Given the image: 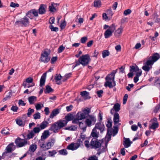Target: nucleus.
<instances>
[{
  "instance_id": "nucleus-49",
  "label": "nucleus",
  "mask_w": 160,
  "mask_h": 160,
  "mask_svg": "<svg viewBox=\"0 0 160 160\" xmlns=\"http://www.w3.org/2000/svg\"><path fill=\"white\" fill-rule=\"evenodd\" d=\"M34 110L33 109H31L29 108L28 110V113L27 115L28 117H30L32 113L34 112Z\"/></svg>"
},
{
  "instance_id": "nucleus-60",
  "label": "nucleus",
  "mask_w": 160,
  "mask_h": 160,
  "mask_svg": "<svg viewBox=\"0 0 160 160\" xmlns=\"http://www.w3.org/2000/svg\"><path fill=\"white\" fill-rule=\"evenodd\" d=\"M10 6L13 8L18 7L19 6V5L18 3H15L13 2H12L10 3Z\"/></svg>"
},
{
  "instance_id": "nucleus-43",
  "label": "nucleus",
  "mask_w": 160,
  "mask_h": 160,
  "mask_svg": "<svg viewBox=\"0 0 160 160\" xmlns=\"http://www.w3.org/2000/svg\"><path fill=\"white\" fill-rule=\"evenodd\" d=\"M49 28L52 31V32H58L59 29L58 27H54L52 25H50L49 26Z\"/></svg>"
},
{
  "instance_id": "nucleus-3",
  "label": "nucleus",
  "mask_w": 160,
  "mask_h": 160,
  "mask_svg": "<svg viewBox=\"0 0 160 160\" xmlns=\"http://www.w3.org/2000/svg\"><path fill=\"white\" fill-rule=\"evenodd\" d=\"M100 140L92 138L90 143L91 148L92 149H97L101 147L102 143L100 142Z\"/></svg>"
},
{
  "instance_id": "nucleus-31",
  "label": "nucleus",
  "mask_w": 160,
  "mask_h": 160,
  "mask_svg": "<svg viewBox=\"0 0 160 160\" xmlns=\"http://www.w3.org/2000/svg\"><path fill=\"white\" fill-rule=\"evenodd\" d=\"M49 124L48 122L47 121H44L42 122L40 124V127L41 129H43L48 126V125Z\"/></svg>"
},
{
  "instance_id": "nucleus-57",
  "label": "nucleus",
  "mask_w": 160,
  "mask_h": 160,
  "mask_svg": "<svg viewBox=\"0 0 160 160\" xmlns=\"http://www.w3.org/2000/svg\"><path fill=\"white\" fill-rule=\"evenodd\" d=\"M131 12L132 11L130 9H128L127 10H125L124 11L123 14L125 15H127L130 14Z\"/></svg>"
},
{
  "instance_id": "nucleus-63",
  "label": "nucleus",
  "mask_w": 160,
  "mask_h": 160,
  "mask_svg": "<svg viewBox=\"0 0 160 160\" xmlns=\"http://www.w3.org/2000/svg\"><path fill=\"white\" fill-rule=\"evenodd\" d=\"M18 108L17 106H12L11 108V110L14 112H16L18 109Z\"/></svg>"
},
{
  "instance_id": "nucleus-62",
  "label": "nucleus",
  "mask_w": 160,
  "mask_h": 160,
  "mask_svg": "<svg viewBox=\"0 0 160 160\" xmlns=\"http://www.w3.org/2000/svg\"><path fill=\"white\" fill-rule=\"evenodd\" d=\"M116 73V71L115 70H113L112 72L110 74H108V76H109L110 77H112V78H113V79L115 78V74Z\"/></svg>"
},
{
  "instance_id": "nucleus-59",
  "label": "nucleus",
  "mask_w": 160,
  "mask_h": 160,
  "mask_svg": "<svg viewBox=\"0 0 160 160\" xmlns=\"http://www.w3.org/2000/svg\"><path fill=\"white\" fill-rule=\"evenodd\" d=\"M128 95L127 94H126L124 95V96L123 98V103L125 104L127 101Z\"/></svg>"
},
{
  "instance_id": "nucleus-52",
  "label": "nucleus",
  "mask_w": 160,
  "mask_h": 160,
  "mask_svg": "<svg viewBox=\"0 0 160 160\" xmlns=\"http://www.w3.org/2000/svg\"><path fill=\"white\" fill-rule=\"evenodd\" d=\"M103 91L102 90H98L97 91L96 93L98 96L99 98H101L102 97V94L103 93Z\"/></svg>"
},
{
  "instance_id": "nucleus-47",
  "label": "nucleus",
  "mask_w": 160,
  "mask_h": 160,
  "mask_svg": "<svg viewBox=\"0 0 160 160\" xmlns=\"http://www.w3.org/2000/svg\"><path fill=\"white\" fill-rule=\"evenodd\" d=\"M32 15L33 14L35 17H37L38 16V12L35 9L30 10Z\"/></svg>"
},
{
  "instance_id": "nucleus-16",
  "label": "nucleus",
  "mask_w": 160,
  "mask_h": 160,
  "mask_svg": "<svg viewBox=\"0 0 160 160\" xmlns=\"http://www.w3.org/2000/svg\"><path fill=\"white\" fill-rule=\"evenodd\" d=\"M120 116L119 114L117 112H115L113 116V121L115 125L117 124L119 121Z\"/></svg>"
},
{
  "instance_id": "nucleus-11",
  "label": "nucleus",
  "mask_w": 160,
  "mask_h": 160,
  "mask_svg": "<svg viewBox=\"0 0 160 160\" xmlns=\"http://www.w3.org/2000/svg\"><path fill=\"white\" fill-rule=\"evenodd\" d=\"M112 77H110L109 76H107L105 78L106 81V82L104 84L105 86H108L110 88H112L113 86H112V83L111 81Z\"/></svg>"
},
{
  "instance_id": "nucleus-61",
  "label": "nucleus",
  "mask_w": 160,
  "mask_h": 160,
  "mask_svg": "<svg viewBox=\"0 0 160 160\" xmlns=\"http://www.w3.org/2000/svg\"><path fill=\"white\" fill-rule=\"evenodd\" d=\"M160 108V104L157 105L155 107L154 110L155 113H157Z\"/></svg>"
},
{
  "instance_id": "nucleus-48",
  "label": "nucleus",
  "mask_w": 160,
  "mask_h": 160,
  "mask_svg": "<svg viewBox=\"0 0 160 160\" xmlns=\"http://www.w3.org/2000/svg\"><path fill=\"white\" fill-rule=\"evenodd\" d=\"M34 118L36 120L38 119H40L41 118V116L40 115V113L39 112H37L35 114L33 115Z\"/></svg>"
},
{
  "instance_id": "nucleus-17",
  "label": "nucleus",
  "mask_w": 160,
  "mask_h": 160,
  "mask_svg": "<svg viewBox=\"0 0 160 160\" xmlns=\"http://www.w3.org/2000/svg\"><path fill=\"white\" fill-rule=\"evenodd\" d=\"M50 135L49 132L48 130H46L44 131V132L42 133V135L41 136L40 140L41 141H44L45 139L47 138Z\"/></svg>"
},
{
  "instance_id": "nucleus-51",
  "label": "nucleus",
  "mask_w": 160,
  "mask_h": 160,
  "mask_svg": "<svg viewBox=\"0 0 160 160\" xmlns=\"http://www.w3.org/2000/svg\"><path fill=\"white\" fill-rule=\"evenodd\" d=\"M25 16H26V17L27 16L31 19H32L33 18V16L30 10H29L26 13V15Z\"/></svg>"
},
{
  "instance_id": "nucleus-14",
  "label": "nucleus",
  "mask_w": 160,
  "mask_h": 160,
  "mask_svg": "<svg viewBox=\"0 0 160 160\" xmlns=\"http://www.w3.org/2000/svg\"><path fill=\"white\" fill-rule=\"evenodd\" d=\"M124 139H125V141H123V144L124 145L125 148H128L130 146L131 144L132 143V142L130 141L129 138H126L124 137Z\"/></svg>"
},
{
  "instance_id": "nucleus-5",
  "label": "nucleus",
  "mask_w": 160,
  "mask_h": 160,
  "mask_svg": "<svg viewBox=\"0 0 160 160\" xmlns=\"http://www.w3.org/2000/svg\"><path fill=\"white\" fill-rule=\"evenodd\" d=\"M129 67L130 72L128 74L127 76L129 78H132L134 75L133 72H135L136 73L137 72H139V67L136 64H135V66H130Z\"/></svg>"
},
{
  "instance_id": "nucleus-6",
  "label": "nucleus",
  "mask_w": 160,
  "mask_h": 160,
  "mask_svg": "<svg viewBox=\"0 0 160 160\" xmlns=\"http://www.w3.org/2000/svg\"><path fill=\"white\" fill-rule=\"evenodd\" d=\"M89 118H87L85 120V124L88 127H90L92 124L94 125L97 119L95 117L92 115H88Z\"/></svg>"
},
{
  "instance_id": "nucleus-4",
  "label": "nucleus",
  "mask_w": 160,
  "mask_h": 160,
  "mask_svg": "<svg viewBox=\"0 0 160 160\" xmlns=\"http://www.w3.org/2000/svg\"><path fill=\"white\" fill-rule=\"evenodd\" d=\"M50 53L44 51L42 53L40 58V61L45 63L48 62L50 60V58L49 56Z\"/></svg>"
},
{
  "instance_id": "nucleus-7",
  "label": "nucleus",
  "mask_w": 160,
  "mask_h": 160,
  "mask_svg": "<svg viewBox=\"0 0 160 160\" xmlns=\"http://www.w3.org/2000/svg\"><path fill=\"white\" fill-rule=\"evenodd\" d=\"M29 23V21L28 18H27L26 16H25L23 18H22L20 20L16 21L14 23L16 26L19 24H22L24 27H26Z\"/></svg>"
},
{
  "instance_id": "nucleus-64",
  "label": "nucleus",
  "mask_w": 160,
  "mask_h": 160,
  "mask_svg": "<svg viewBox=\"0 0 160 160\" xmlns=\"http://www.w3.org/2000/svg\"><path fill=\"white\" fill-rule=\"evenodd\" d=\"M57 59L58 58L57 56L52 57L51 60V63L52 64L54 63L57 60Z\"/></svg>"
},
{
  "instance_id": "nucleus-46",
  "label": "nucleus",
  "mask_w": 160,
  "mask_h": 160,
  "mask_svg": "<svg viewBox=\"0 0 160 160\" xmlns=\"http://www.w3.org/2000/svg\"><path fill=\"white\" fill-rule=\"evenodd\" d=\"M80 120L79 118L78 117H76V118L72 120V123L73 124H78L80 122L79 121Z\"/></svg>"
},
{
  "instance_id": "nucleus-34",
  "label": "nucleus",
  "mask_w": 160,
  "mask_h": 160,
  "mask_svg": "<svg viewBox=\"0 0 160 160\" xmlns=\"http://www.w3.org/2000/svg\"><path fill=\"white\" fill-rule=\"evenodd\" d=\"M107 120L108 121H107V123L106 124V126L107 128L109 129V128H111L112 127V122L111 118H108Z\"/></svg>"
},
{
  "instance_id": "nucleus-18",
  "label": "nucleus",
  "mask_w": 160,
  "mask_h": 160,
  "mask_svg": "<svg viewBox=\"0 0 160 160\" xmlns=\"http://www.w3.org/2000/svg\"><path fill=\"white\" fill-rule=\"evenodd\" d=\"M33 79L32 78L29 77L26 79L25 81H23L22 85L24 88H26L27 83H33Z\"/></svg>"
},
{
  "instance_id": "nucleus-44",
  "label": "nucleus",
  "mask_w": 160,
  "mask_h": 160,
  "mask_svg": "<svg viewBox=\"0 0 160 160\" xmlns=\"http://www.w3.org/2000/svg\"><path fill=\"white\" fill-rule=\"evenodd\" d=\"M62 78V77L60 74H56L55 76V79L56 82L61 80Z\"/></svg>"
},
{
  "instance_id": "nucleus-24",
  "label": "nucleus",
  "mask_w": 160,
  "mask_h": 160,
  "mask_svg": "<svg viewBox=\"0 0 160 160\" xmlns=\"http://www.w3.org/2000/svg\"><path fill=\"white\" fill-rule=\"evenodd\" d=\"M113 32L109 29H107L104 32V37L105 38H107L112 35Z\"/></svg>"
},
{
  "instance_id": "nucleus-45",
  "label": "nucleus",
  "mask_w": 160,
  "mask_h": 160,
  "mask_svg": "<svg viewBox=\"0 0 160 160\" xmlns=\"http://www.w3.org/2000/svg\"><path fill=\"white\" fill-rule=\"evenodd\" d=\"M101 5L100 0L95 1L94 2V6L95 7H98Z\"/></svg>"
},
{
  "instance_id": "nucleus-25",
  "label": "nucleus",
  "mask_w": 160,
  "mask_h": 160,
  "mask_svg": "<svg viewBox=\"0 0 160 160\" xmlns=\"http://www.w3.org/2000/svg\"><path fill=\"white\" fill-rule=\"evenodd\" d=\"M44 6V5L43 4H41L40 5L38 9L39 13V14L42 15L45 13L46 10L45 9Z\"/></svg>"
},
{
  "instance_id": "nucleus-19",
  "label": "nucleus",
  "mask_w": 160,
  "mask_h": 160,
  "mask_svg": "<svg viewBox=\"0 0 160 160\" xmlns=\"http://www.w3.org/2000/svg\"><path fill=\"white\" fill-rule=\"evenodd\" d=\"M55 142V139L53 138L51 139V140H49V142L47 143L46 144L47 149L48 150L50 149L52 146Z\"/></svg>"
},
{
  "instance_id": "nucleus-2",
  "label": "nucleus",
  "mask_w": 160,
  "mask_h": 160,
  "mask_svg": "<svg viewBox=\"0 0 160 160\" xmlns=\"http://www.w3.org/2000/svg\"><path fill=\"white\" fill-rule=\"evenodd\" d=\"M79 58L83 67L87 66L91 60L90 55L88 54L83 55Z\"/></svg>"
},
{
  "instance_id": "nucleus-41",
  "label": "nucleus",
  "mask_w": 160,
  "mask_h": 160,
  "mask_svg": "<svg viewBox=\"0 0 160 160\" xmlns=\"http://www.w3.org/2000/svg\"><path fill=\"white\" fill-rule=\"evenodd\" d=\"M37 145L36 144H32L30 146L29 151L31 150L32 152H34L37 149Z\"/></svg>"
},
{
  "instance_id": "nucleus-56",
  "label": "nucleus",
  "mask_w": 160,
  "mask_h": 160,
  "mask_svg": "<svg viewBox=\"0 0 160 160\" xmlns=\"http://www.w3.org/2000/svg\"><path fill=\"white\" fill-rule=\"evenodd\" d=\"M43 107V104H42V106L39 104L38 103L36 106L35 107L36 109L37 110H40L42 107Z\"/></svg>"
},
{
  "instance_id": "nucleus-32",
  "label": "nucleus",
  "mask_w": 160,
  "mask_h": 160,
  "mask_svg": "<svg viewBox=\"0 0 160 160\" xmlns=\"http://www.w3.org/2000/svg\"><path fill=\"white\" fill-rule=\"evenodd\" d=\"M158 126L159 124L158 122H152V125L149 127V128L150 129H152L154 130L156 128H158Z\"/></svg>"
},
{
  "instance_id": "nucleus-40",
  "label": "nucleus",
  "mask_w": 160,
  "mask_h": 160,
  "mask_svg": "<svg viewBox=\"0 0 160 160\" xmlns=\"http://www.w3.org/2000/svg\"><path fill=\"white\" fill-rule=\"evenodd\" d=\"M12 96V92H9L8 94L7 95H6V97L5 98H3L2 100L3 102H5L6 101L9 99L10 98H11V96Z\"/></svg>"
},
{
  "instance_id": "nucleus-33",
  "label": "nucleus",
  "mask_w": 160,
  "mask_h": 160,
  "mask_svg": "<svg viewBox=\"0 0 160 160\" xmlns=\"http://www.w3.org/2000/svg\"><path fill=\"white\" fill-rule=\"evenodd\" d=\"M113 108L115 110L116 112H118L120 109V105L118 103L115 104Z\"/></svg>"
},
{
  "instance_id": "nucleus-10",
  "label": "nucleus",
  "mask_w": 160,
  "mask_h": 160,
  "mask_svg": "<svg viewBox=\"0 0 160 160\" xmlns=\"http://www.w3.org/2000/svg\"><path fill=\"white\" fill-rule=\"evenodd\" d=\"M93 129L95 130H96L97 129H98L100 130V132L102 133L105 130V127L103 123L102 124L101 122H98L96 123Z\"/></svg>"
},
{
  "instance_id": "nucleus-29",
  "label": "nucleus",
  "mask_w": 160,
  "mask_h": 160,
  "mask_svg": "<svg viewBox=\"0 0 160 160\" xmlns=\"http://www.w3.org/2000/svg\"><path fill=\"white\" fill-rule=\"evenodd\" d=\"M82 122L83 121L80 122L78 125L80 128L83 130V132H85L86 131L87 126V125L84 124V122Z\"/></svg>"
},
{
  "instance_id": "nucleus-23",
  "label": "nucleus",
  "mask_w": 160,
  "mask_h": 160,
  "mask_svg": "<svg viewBox=\"0 0 160 160\" xmlns=\"http://www.w3.org/2000/svg\"><path fill=\"white\" fill-rule=\"evenodd\" d=\"M37 100V97L34 96H31L28 98V102L31 105L34 104V102L36 101Z\"/></svg>"
},
{
  "instance_id": "nucleus-1",
  "label": "nucleus",
  "mask_w": 160,
  "mask_h": 160,
  "mask_svg": "<svg viewBox=\"0 0 160 160\" xmlns=\"http://www.w3.org/2000/svg\"><path fill=\"white\" fill-rule=\"evenodd\" d=\"M74 118L73 114L69 113L65 116L64 120L60 119L52 124L49 130L54 133L58 132L59 130L66 126L68 122L72 120Z\"/></svg>"
},
{
  "instance_id": "nucleus-28",
  "label": "nucleus",
  "mask_w": 160,
  "mask_h": 160,
  "mask_svg": "<svg viewBox=\"0 0 160 160\" xmlns=\"http://www.w3.org/2000/svg\"><path fill=\"white\" fill-rule=\"evenodd\" d=\"M45 87L46 88L45 89L44 91L45 93H49L51 92H53L54 91V90L48 85H46Z\"/></svg>"
},
{
  "instance_id": "nucleus-21",
  "label": "nucleus",
  "mask_w": 160,
  "mask_h": 160,
  "mask_svg": "<svg viewBox=\"0 0 160 160\" xmlns=\"http://www.w3.org/2000/svg\"><path fill=\"white\" fill-rule=\"evenodd\" d=\"M76 117H78L80 120L84 119L86 118H87L88 116H86L83 113L81 112H78L76 115Z\"/></svg>"
},
{
  "instance_id": "nucleus-9",
  "label": "nucleus",
  "mask_w": 160,
  "mask_h": 160,
  "mask_svg": "<svg viewBox=\"0 0 160 160\" xmlns=\"http://www.w3.org/2000/svg\"><path fill=\"white\" fill-rule=\"evenodd\" d=\"M160 58V55L157 53H153L152 56L150 57H148L147 58V60L150 62L152 64L157 61Z\"/></svg>"
},
{
  "instance_id": "nucleus-39",
  "label": "nucleus",
  "mask_w": 160,
  "mask_h": 160,
  "mask_svg": "<svg viewBox=\"0 0 160 160\" xmlns=\"http://www.w3.org/2000/svg\"><path fill=\"white\" fill-rule=\"evenodd\" d=\"M58 152L60 154L63 155H67L68 153L67 150L64 149L60 150L58 151Z\"/></svg>"
},
{
  "instance_id": "nucleus-13",
  "label": "nucleus",
  "mask_w": 160,
  "mask_h": 160,
  "mask_svg": "<svg viewBox=\"0 0 160 160\" xmlns=\"http://www.w3.org/2000/svg\"><path fill=\"white\" fill-rule=\"evenodd\" d=\"M144 65L142 67V68L145 71L147 72H148L150 70L149 66L152 65H153L148 60L145 63H144Z\"/></svg>"
},
{
  "instance_id": "nucleus-37",
  "label": "nucleus",
  "mask_w": 160,
  "mask_h": 160,
  "mask_svg": "<svg viewBox=\"0 0 160 160\" xmlns=\"http://www.w3.org/2000/svg\"><path fill=\"white\" fill-rule=\"evenodd\" d=\"M49 9L50 12H52L57 11L58 9V7H57V8H55L52 3L51 5L49 6Z\"/></svg>"
},
{
  "instance_id": "nucleus-53",
  "label": "nucleus",
  "mask_w": 160,
  "mask_h": 160,
  "mask_svg": "<svg viewBox=\"0 0 160 160\" xmlns=\"http://www.w3.org/2000/svg\"><path fill=\"white\" fill-rule=\"evenodd\" d=\"M113 32L116 29V27L115 24H112L109 27V28Z\"/></svg>"
},
{
  "instance_id": "nucleus-26",
  "label": "nucleus",
  "mask_w": 160,
  "mask_h": 160,
  "mask_svg": "<svg viewBox=\"0 0 160 160\" xmlns=\"http://www.w3.org/2000/svg\"><path fill=\"white\" fill-rule=\"evenodd\" d=\"M13 145L14 144L13 142H12L9 144L6 148V150L7 151V152H8L10 153L13 151L14 149H12V147Z\"/></svg>"
},
{
  "instance_id": "nucleus-38",
  "label": "nucleus",
  "mask_w": 160,
  "mask_h": 160,
  "mask_svg": "<svg viewBox=\"0 0 160 160\" xmlns=\"http://www.w3.org/2000/svg\"><path fill=\"white\" fill-rule=\"evenodd\" d=\"M91 110L89 108H85L84 109V110L82 112L86 116L87 115H88H88H89V114L90 113Z\"/></svg>"
},
{
  "instance_id": "nucleus-36",
  "label": "nucleus",
  "mask_w": 160,
  "mask_h": 160,
  "mask_svg": "<svg viewBox=\"0 0 160 160\" xmlns=\"http://www.w3.org/2000/svg\"><path fill=\"white\" fill-rule=\"evenodd\" d=\"M110 52L108 50H104L102 51V56L103 58L108 56L110 54Z\"/></svg>"
},
{
  "instance_id": "nucleus-50",
  "label": "nucleus",
  "mask_w": 160,
  "mask_h": 160,
  "mask_svg": "<svg viewBox=\"0 0 160 160\" xmlns=\"http://www.w3.org/2000/svg\"><path fill=\"white\" fill-rule=\"evenodd\" d=\"M41 129L39 127H35L34 128H33V130H32L33 132L34 133V134L35 133H39L40 130Z\"/></svg>"
},
{
  "instance_id": "nucleus-22",
  "label": "nucleus",
  "mask_w": 160,
  "mask_h": 160,
  "mask_svg": "<svg viewBox=\"0 0 160 160\" xmlns=\"http://www.w3.org/2000/svg\"><path fill=\"white\" fill-rule=\"evenodd\" d=\"M98 152L97 154L99 155L101 153L105 152L106 151L107 149V143L105 144V147L103 146H102V148H98Z\"/></svg>"
},
{
  "instance_id": "nucleus-27",
  "label": "nucleus",
  "mask_w": 160,
  "mask_h": 160,
  "mask_svg": "<svg viewBox=\"0 0 160 160\" xmlns=\"http://www.w3.org/2000/svg\"><path fill=\"white\" fill-rule=\"evenodd\" d=\"M80 95L84 97L86 99H89L91 97L89 96V93L86 91H83L81 92Z\"/></svg>"
},
{
  "instance_id": "nucleus-30",
  "label": "nucleus",
  "mask_w": 160,
  "mask_h": 160,
  "mask_svg": "<svg viewBox=\"0 0 160 160\" xmlns=\"http://www.w3.org/2000/svg\"><path fill=\"white\" fill-rule=\"evenodd\" d=\"M16 121V123L19 126L23 127L25 125V122L22 121L21 119L17 118Z\"/></svg>"
},
{
  "instance_id": "nucleus-54",
  "label": "nucleus",
  "mask_w": 160,
  "mask_h": 160,
  "mask_svg": "<svg viewBox=\"0 0 160 160\" xmlns=\"http://www.w3.org/2000/svg\"><path fill=\"white\" fill-rule=\"evenodd\" d=\"M65 49V47L62 45H61L58 49V53L62 52Z\"/></svg>"
},
{
  "instance_id": "nucleus-20",
  "label": "nucleus",
  "mask_w": 160,
  "mask_h": 160,
  "mask_svg": "<svg viewBox=\"0 0 160 160\" xmlns=\"http://www.w3.org/2000/svg\"><path fill=\"white\" fill-rule=\"evenodd\" d=\"M99 132H97L96 130L93 129L91 133L90 136L93 138H92L98 139V138L99 137Z\"/></svg>"
},
{
  "instance_id": "nucleus-8",
  "label": "nucleus",
  "mask_w": 160,
  "mask_h": 160,
  "mask_svg": "<svg viewBox=\"0 0 160 160\" xmlns=\"http://www.w3.org/2000/svg\"><path fill=\"white\" fill-rule=\"evenodd\" d=\"M15 143L18 147H22L26 145L27 143V140L26 139H22L18 137L15 141Z\"/></svg>"
},
{
  "instance_id": "nucleus-15",
  "label": "nucleus",
  "mask_w": 160,
  "mask_h": 160,
  "mask_svg": "<svg viewBox=\"0 0 160 160\" xmlns=\"http://www.w3.org/2000/svg\"><path fill=\"white\" fill-rule=\"evenodd\" d=\"M47 72L44 73L41 77L40 81V86H42L45 85Z\"/></svg>"
},
{
  "instance_id": "nucleus-35",
  "label": "nucleus",
  "mask_w": 160,
  "mask_h": 160,
  "mask_svg": "<svg viewBox=\"0 0 160 160\" xmlns=\"http://www.w3.org/2000/svg\"><path fill=\"white\" fill-rule=\"evenodd\" d=\"M35 134L34 133L31 131L28 135H27V138L26 139L27 140H29L31 138H33Z\"/></svg>"
},
{
  "instance_id": "nucleus-42",
  "label": "nucleus",
  "mask_w": 160,
  "mask_h": 160,
  "mask_svg": "<svg viewBox=\"0 0 160 160\" xmlns=\"http://www.w3.org/2000/svg\"><path fill=\"white\" fill-rule=\"evenodd\" d=\"M140 76V72H137L136 73V76L134 78V82L137 83L139 80V77Z\"/></svg>"
},
{
  "instance_id": "nucleus-55",
  "label": "nucleus",
  "mask_w": 160,
  "mask_h": 160,
  "mask_svg": "<svg viewBox=\"0 0 160 160\" xmlns=\"http://www.w3.org/2000/svg\"><path fill=\"white\" fill-rule=\"evenodd\" d=\"M114 129L113 131V136H115L118 132V127L117 126L113 127Z\"/></svg>"
},
{
  "instance_id": "nucleus-12",
  "label": "nucleus",
  "mask_w": 160,
  "mask_h": 160,
  "mask_svg": "<svg viewBox=\"0 0 160 160\" xmlns=\"http://www.w3.org/2000/svg\"><path fill=\"white\" fill-rule=\"evenodd\" d=\"M79 145L80 144L77 143L75 145L74 143H72L67 147L66 149L72 151L75 150L78 148Z\"/></svg>"
},
{
  "instance_id": "nucleus-58",
  "label": "nucleus",
  "mask_w": 160,
  "mask_h": 160,
  "mask_svg": "<svg viewBox=\"0 0 160 160\" xmlns=\"http://www.w3.org/2000/svg\"><path fill=\"white\" fill-rule=\"evenodd\" d=\"M87 40L88 38L87 37H84L81 38L80 41L82 43H85Z\"/></svg>"
}]
</instances>
